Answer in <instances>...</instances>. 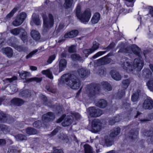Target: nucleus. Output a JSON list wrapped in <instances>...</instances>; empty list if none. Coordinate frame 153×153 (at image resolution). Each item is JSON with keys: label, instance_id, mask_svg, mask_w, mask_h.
I'll return each mask as SVG.
<instances>
[{"label": "nucleus", "instance_id": "f257e3e1", "mask_svg": "<svg viewBox=\"0 0 153 153\" xmlns=\"http://www.w3.org/2000/svg\"><path fill=\"white\" fill-rule=\"evenodd\" d=\"M60 83L66 84L71 89H77L80 86V81L79 79L74 74H64L62 76Z\"/></svg>", "mask_w": 153, "mask_h": 153}, {"label": "nucleus", "instance_id": "f03ea898", "mask_svg": "<svg viewBox=\"0 0 153 153\" xmlns=\"http://www.w3.org/2000/svg\"><path fill=\"white\" fill-rule=\"evenodd\" d=\"M121 65L123 69L129 71L136 69L137 71H140L143 65V61L139 58L135 59L134 61V64L132 66L128 62V59L126 58L121 59L120 60Z\"/></svg>", "mask_w": 153, "mask_h": 153}, {"label": "nucleus", "instance_id": "7ed1b4c3", "mask_svg": "<svg viewBox=\"0 0 153 153\" xmlns=\"http://www.w3.org/2000/svg\"><path fill=\"white\" fill-rule=\"evenodd\" d=\"M42 17L43 25L42 33L43 35H45L47 33L50 29L53 27L54 19L53 16L50 13L48 14V18L44 13L42 14Z\"/></svg>", "mask_w": 153, "mask_h": 153}, {"label": "nucleus", "instance_id": "20e7f679", "mask_svg": "<svg viewBox=\"0 0 153 153\" xmlns=\"http://www.w3.org/2000/svg\"><path fill=\"white\" fill-rule=\"evenodd\" d=\"M88 94L91 100L94 99L96 95L98 94L100 91V85L99 84L91 83L88 87Z\"/></svg>", "mask_w": 153, "mask_h": 153}, {"label": "nucleus", "instance_id": "39448f33", "mask_svg": "<svg viewBox=\"0 0 153 153\" xmlns=\"http://www.w3.org/2000/svg\"><path fill=\"white\" fill-rule=\"evenodd\" d=\"M65 114H64L60 118L56 120L57 123L61 122L64 119L62 123V125L64 127L68 126L71 125L73 122L74 117L72 115H68L66 116Z\"/></svg>", "mask_w": 153, "mask_h": 153}, {"label": "nucleus", "instance_id": "423d86ee", "mask_svg": "<svg viewBox=\"0 0 153 153\" xmlns=\"http://www.w3.org/2000/svg\"><path fill=\"white\" fill-rule=\"evenodd\" d=\"M87 111L91 117H96L100 116L102 114V111L101 109L96 108L94 106L90 107Z\"/></svg>", "mask_w": 153, "mask_h": 153}, {"label": "nucleus", "instance_id": "0eeeda50", "mask_svg": "<svg viewBox=\"0 0 153 153\" xmlns=\"http://www.w3.org/2000/svg\"><path fill=\"white\" fill-rule=\"evenodd\" d=\"M91 12L90 9H88L85 11L82 14H81L77 18L82 23L85 24L88 22L91 17Z\"/></svg>", "mask_w": 153, "mask_h": 153}, {"label": "nucleus", "instance_id": "6e6552de", "mask_svg": "<svg viewBox=\"0 0 153 153\" xmlns=\"http://www.w3.org/2000/svg\"><path fill=\"white\" fill-rule=\"evenodd\" d=\"M102 125V123L100 120L98 119L94 120L92 122L91 128L90 131L94 133L100 131Z\"/></svg>", "mask_w": 153, "mask_h": 153}, {"label": "nucleus", "instance_id": "1a4fd4ad", "mask_svg": "<svg viewBox=\"0 0 153 153\" xmlns=\"http://www.w3.org/2000/svg\"><path fill=\"white\" fill-rule=\"evenodd\" d=\"M141 133L143 136H146L149 138L146 141L148 144L153 145V131L152 130H147L144 129H142Z\"/></svg>", "mask_w": 153, "mask_h": 153}, {"label": "nucleus", "instance_id": "9d476101", "mask_svg": "<svg viewBox=\"0 0 153 153\" xmlns=\"http://www.w3.org/2000/svg\"><path fill=\"white\" fill-rule=\"evenodd\" d=\"M26 16L25 13H22L16 16L15 20L12 22L13 25L16 27L19 26L22 23Z\"/></svg>", "mask_w": 153, "mask_h": 153}, {"label": "nucleus", "instance_id": "9b49d317", "mask_svg": "<svg viewBox=\"0 0 153 153\" xmlns=\"http://www.w3.org/2000/svg\"><path fill=\"white\" fill-rule=\"evenodd\" d=\"M124 108L127 111L126 113L127 114V117H131L133 116H134V118H137L141 113L137 111L134 110L133 108L130 107V106H124Z\"/></svg>", "mask_w": 153, "mask_h": 153}, {"label": "nucleus", "instance_id": "f8f14e48", "mask_svg": "<svg viewBox=\"0 0 153 153\" xmlns=\"http://www.w3.org/2000/svg\"><path fill=\"white\" fill-rule=\"evenodd\" d=\"M115 45V44L114 42H112L107 47L105 48H103V50H106V51H99L93 56L92 58L94 59L100 56H101L105 53L107 51H109L110 50L114 48Z\"/></svg>", "mask_w": 153, "mask_h": 153}, {"label": "nucleus", "instance_id": "ddd939ff", "mask_svg": "<svg viewBox=\"0 0 153 153\" xmlns=\"http://www.w3.org/2000/svg\"><path fill=\"white\" fill-rule=\"evenodd\" d=\"M55 118L54 114L52 112H48L43 114L42 117V120L45 122L53 121Z\"/></svg>", "mask_w": 153, "mask_h": 153}, {"label": "nucleus", "instance_id": "4468645a", "mask_svg": "<svg viewBox=\"0 0 153 153\" xmlns=\"http://www.w3.org/2000/svg\"><path fill=\"white\" fill-rule=\"evenodd\" d=\"M120 48L118 53H129L131 52V49L130 46H127L124 44L122 43L118 46L117 48Z\"/></svg>", "mask_w": 153, "mask_h": 153}, {"label": "nucleus", "instance_id": "2eb2a0df", "mask_svg": "<svg viewBox=\"0 0 153 153\" xmlns=\"http://www.w3.org/2000/svg\"><path fill=\"white\" fill-rule=\"evenodd\" d=\"M79 75L81 78H84L87 77L89 75L90 72L89 70L84 68H82L78 71Z\"/></svg>", "mask_w": 153, "mask_h": 153}, {"label": "nucleus", "instance_id": "dca6fc26", "mask_svg": "<svg viewBox=\"0 0 153 153\" xmlns=\"http://www.w3.org/2000/svg\"><path fill=\"white\" fill-rule=\"evenodd\" d=\"M139 130L138 129H131L128 133L129 138L132 140L136 138L138 134Z\"/></svg>", "mask_w": 153, "mask_h": 153}, {"label": "nucleus", "instance_id": "f3484780", "mask_svg": "<svg viewBox=\"0 0 153 153\" xmlns=\"http://www.w3.org/2000/svg\"><path fill=\"white\" fill-rule=\"evenodd\" d=\"M79 32L77 30H73L70 32L66 33L64 36L65 38H71L76 37L78 34Z\"/></svg>", "mask_w": 153, "mask_h": 153}, {"label": "nucleus", "instance_id": "a211bd4d", "mask_svg": "<svg viewBox=\"0 0 153 153\" xmlns=\"http://www.w3.org/2000/svg\"><path fill=\"white\" fill-rule=\"evenodd\" d=\"M111 59L106 56H105L98 60V62L100 64L104 65L110 63L111 61Z\"/></svg>", "mask_w": 153, "mask_h": 153}, {"label": "nucleus", "instance_id": "6ab92c4d", "mask_svg": "<svg viewBox=\"0 0 153 153\" xmlns=\"http://www.w3.org/2000/svg\"><path fill=\"white\" fill-rule=\"evenodd\" d=\"M67 63V61L65 59H62L60 61L59 63V72H60L65 69L66 67Z\"/></svg>", "mask_w": 153, "mask_h": 153}, {"label": "nucleus", "instance_id": "aec40b11", "mask_svg": "<svg viewBox=\"0 0 153 153\" xmlns=\"http://www.w3.org/2000/svg\"><path fill=\"white\" fill-rule=\"evenodd\" d=\"M31 35L32 38L36 41H38L41 38L40 33L35 30H33L30 33Z\"/></svg>", "mask_w": 153, "mask_h": 153}, {"label": "nucleus", "instance_id": "412c9836", "mask_svg": "<svg viewBox=\"0 0 153 153\" xmlns=\"http://www.w3.org/2000/svg\"><path fill=\"white\" fill-rule=\"evenodd\" d=\"M2 51L3 53H5L8 57H11L13 55V50L10 47L3 48Z\"/></svg>", "mask_w": 153, "mask_h": 153}, {"label": "nucleus", "instance_id": "4be33fe9", "mask_svg": "<svg viewBox=\"0 0 153 153\" xmlns=\"http://www.w3.org/2000/svg\"><path fill=\"white\" fill-rule=\"evenodd\" d=\"M131 51H132L135 54L139 57L140 56V49L137 46L135 45H134L131 47Z\"/></svg>", "mask_w": 153, "mask_h": 153}, {"label": "nucleus", "instance_id": "5701e85b", "mask_svg": "<svg viewBox=\"0 0 153 153\" xmlns=\"http://www.w3.org/2000/svg\"><path fill=\"white\" fill-rule=\"evenodd\" d=\"M50 106V107H52V106H53V108H54L55 111L56 113V114L58 115L61 114L63 113L65 111L64 109L63 108H62V106Z\"/></svg>", "mask_w": 153, "mask_h": 153}, {"label": "nucleus", "instance_id": "b1692460", "mask_svg": "<svg viewBox=\"0 0 153 153\" xmlns=\"http://www.w3.org/2000/svg\"><path fill=\"white\" fill-rule=\"evenodd\" d=\"M11 102L13 104L20 105L24 104L25 101L20 98H15L11 100Z\"/></svg>", "mask_w": 153, "mask_h": 153}, {"label": "nucleus", "instance_id": "393cba45", "mask_svg": "<svg viewBox=\"0 0 153 153\" xmlns=\"http://www.w3.org/2000/svg\"><path fill=\"white\" fill-rule=\"evenodd\" d=\"M100 18V15L98 12L96 13L91 19V22L93 24L97 23Z\"/></svg>", "mask_w": 153, "mask_h": 153}, {"label": "nucleus", "instance_id": "a878e982", "mask_svg": "<svg viewBox=\"0 0 153 153\" xmlns=\"http://www.w3.org/2000/svg\"><path fill=\"white\" fill-rule=\"evenodd\" d=\"M112 77L116 80H119L121 79V77L120 74L117 71H112L110 72Z\"/></svg>", "mask_w": 153, "mask_h": 153}, {"label": "nucleus", "instance_id": "bb28decb", "mask_svg": "<svg viewBox=\"0 0 153 153\" xmlns=\"http://www.w3.org/2000/svg\"><path fill=\"white\" fill-rule=\"evenodd\" d=\"M32 20L37 25H41V21L39 19V16L38 15L33 14L32 16Z\"/></svg>", "mask_w": 153, "mask_h": 153}, {"label": "nucleus", "instance_id": "cd10ccee", "mask_svg": "<svg viewBox=\"0 0 153 153\" xmlns=\"http://www.w3.org/2000/svg\"><path fill=\"white\" fill-rule=\"evenodd\" d=\"M20 37L24 43L27 42V33L24 29L22 30V32L20 35Z\"/></svg>", "mask_w": 153, "mask_h": 153}, {"label": "nucleus", "instance_id": "c85d7f7f", "mask_svg": "<svg viewBox=\"0 0 153 153\" xmlns=\"http://www.w3.org/2000/svg\"><path fill=\"white\" fill-rule=\"evenodd\" d=\"M20 96L27 97H30L31 95L30 91L29 90H25L21 91L19 94Z\"/></svg>", "mask_w": 153, "mask_h": 153}, {"label": "nucleus", "instance_id": "c756f323", "mask_svg": "<svg viewBox=\"0 0 153 153\" xmlns=\"http://www.w3.org/2000/svg\"><path fill=\"white\" fill-rule=\"evenodd\" d=\"M140 92V90L138 89L135 93L133 94L131 97V100L133 102H136L138 100Z\"/></svg>", "mask_w": 153, "mask_h": 153}, {"label": "nucleus", "instance_id": "7c9ffc66", "mask_svg": "<svg viewBox=\"0 0 153 153\" xmlns=\"http://www.w3.org/2000/svg\"><path fill=\"white\" fill-rule=\"evenodd\" d=\"M71 58L74 61H78L80 62L83 61L82 57L78 54H73L71 55Z\"/></svg>", "mask_w": 153, "mask_h": 153}, {"label": "nucleus", "instance_id": "2f4dec72", "mask_svg": "<svg viewBox=\"0 0 153 153\" xmlns=\"http://www.w3.org/2000/svg\"><path fill=\"white\" fill-rule=\"evenodd\" d=\"M26 132L28 134L32 135L36 134L37 131L36 129L33 128L28 127L26 128Z\"/></svg>", "mask_w": 153, "mask_h": 153}, {"label": "nucleus", "instance_id": "473e14b6", "mask_svg": "<svg viewBox=\"0 0 153 153\" xmlns=\"http://www.w3.org/2000/svg\"><path fill=\"white\" fill-rule=\"evenodd\" d=\"M23 28L20 27L12 29L10 30V32L11 33L14 35L16 36L21 33L22 30H23Z\"/></svg>", "mask_w": 153, "mask_h": 153}, {"label": "nucleus", "instance_id": "72a5a7b5", "mask_svg": "<svg viewBox=\"0 0 153 153\" xmlns=\"http://www.w3.org/2000/svg\"><path fill=\"white\" fill-rule=\"evenodd\" d=\"M65 2L63 6L66 9L71 7L73 4V0H65Z\"/></svg>", "mask_w": 153, "mask_h": 153}, {"label": "nucleus", "instance_id": "f704fd0d", "mask_svg": "<svg viewBox=\"0 0 153 153\" xmlns=\"http://www.w3.org/2000/svg\"><path fill=\"white\" fill-rule=\"evenodd\" d=\"M120 132V128H117L114 129L113 131L110 134V136L112 137H114L117 136Z\"/></svg>", "mask_w": 153, "mask_h": 153}, {"label": "nucleus", "instance_id": "c9c22d12", "mask_svg": "<svg viewBox=\"0 0 153 153\" xmlns=\"http://www.w3.org/2000/svg\"><path fill=\"white\" fill-rule=\"evenodd\" d=\"M15 137L17 141H23L26 140L27 138L26 136L22 134H18L16 135Z\"/></svg>", "mask_w": 153, "mask_h": 153}, {"label": "nucleus", "instance_id": "e433bc0d", "mask_svg": "<svg viewBox=\"0 0 153 153\" xmlns=\"http://www.w3.org/2000/svg\"><path fill=\"white\" fill-rule=\"evenodd\" d=\"M42 73L44 75H46L49 78L52 79L53 78L52 73L49 69L46 70H43L42 71Z\"/></svg>", "mask_w": 153, "mask_h": 153}, {"label": "nucleus", "instance_id": "4c0bfd02", "mask_svg": "<svg viewBox=\"0 0 153 153\" xmlns=\"http://www.w3.org/2000/svg\"><path fill=\"white\" fill-rule=\"evenodd\" d=\"M103 88L105 91H109L112 90V87L107 82H104L102 83Z\"/></svg>", "mask_w": 153, "mask_h": 153}, {"label": "nucleus", "instance_id": "58836bf2", "mask_svg": "<svg viewBox=\"0 0 153 153\" xmlns=\"http://www.w3.org/2000/svg\"><path fill=\"white\" fill-rule=\"evenodd\" d=\"M19 9V8L18 7L14 8L7 15L6 18L7 19H9Z\"/></svg>", "mask_w": 153, "mask_h": 153}, {"label": "nucleus", "instance_id": "ea45409f", "mask_svg": "<svg viewBox=\"0 0 153 153\" xmlns=\"http://www.w3.org/2000/svg\"><path fill=\"white\" fill-rule=\"evenodd\" d=\"M96 105H107V102L105 99H101L95 101Z\"/></svg>", "mask_w": 153, "mask_h": 153}, {"label": "nucleus", "instance_id": "a19ab883", "mask_svg": "<svg viewBox=\"0 0 153 153\" xmlns=\"http://www.w3.org/2000/svg\"><path fill=\"white\" fill-rule=\"evenodd\" d=\"M85 153H93L92 148L89 145L86 144L84 146Z\"/></svg>", "mask_w": 153, "mask_h": 153}, {"label": "nucleus", "instance_id": "79ce46f5", "mask_svg": "<svg viewBox=\"0 0 153 153\" xmlns=\"http://www.w3.org/2000/svg\"><path fill=\"white\" fill-rule=\"evenodd\" d=\"M20 77L23 79H26L27 76L30 75V73L25 71H22L20 72H18Z\"/></svg>", "mask_w": 153, "mask_h": 153}, {"label": "nucleus", "instance_id": "37998d69", "mask_svg": "<svg viewBox=\"0 0 153 153\" xmlns=\"http://www.w3.org/2000/svg\"><path fill=\"white\" fill-rule=\"evenodd\" d=\"M151 74V71L149 69H144L142 71V75L146 78H149Z\"/></svg>", "mask_w": 153, "mask_h": 153}, {"label": "nucleus", "instance_id": "c03bdc74", "mask_svg": "<svg viewBox=\"0 0 153 153\" xmlns=\"http://www.w3.org/2000/svg\"><path fill=\"white\" fill-rule=\"evenodd\" d=\"M42 80L41 78L33 77L30 79H26V82H30L33 81L36 82H40Z\"/></svg>", "mask_w": 153, "mask_h": 153}, {"label": "nucleus", "instance_id": "a18cd8bd", "mask_svg": "<svg viewBox=\"0 0 153 153\" xmlns=\"http://www.w3.org/2000/svg\"><path fill=\"white\" fill-rule=\"evenodd\" d=\"M104 145H105L107 146H109L112 145L113 142L110 140V138L108 137H105L104 140Z\"/></svg>", "mask_w": 153, "mask_h": 153}, {"label": "nucleus", "instance_id": "49530a36", "mask_svg": "<svg viewBox=\"0 0 153 153\" xmlns=\"http://www.w3.org/2000/svg\"><path fill=\"white\" fill-rule=\"evenodd\" d=\"M18 148L14 146H10L9 148L7 153H17L18 152Z\"/></svg>", "mask_w": 153, "mask_h": 153}, {"label": "nucleus", "instance_id": "de8ad7c7", "mask_svg": "<svg viewBox=\"0 0 153 153\" xmlns=\"http://www.w3.org/2000/svg\"><path fill=\"white\" fill-rule=\"evenodd\" d=\"M8 128L7 126L2 124H0V131L4 133H6L8 131Z\"/></svg>", "mask_w": 153, "mask_h": 153}, {"label": "nucleus", "instance_id": "09e8293b", "mask_svg": "<svg viewBox=\"0 0 153 153\" xmlns=\"http://www.w3.org/2000/svg\"><path fill=\"white\" fill-rule=\"evenodd\" d=\"M7 114L2 112H0V122L4 123L6 122Z\"/></svg>", "mask_w": 153, "mask_h": 153}, {"label": "nucleus", "instance_id": "8fccbe9b", "mask_svg": "<svg viewBox=\"0 0 153 153\" xmlns=\"http://www.w3.org/2000/svg\"><path fill=\"white\" fill-rule=\"evenodd\" d=\"M143 105H153V100L150 98L146 99Z\"/></svg>", "mask_w": 153, "mask_h": 153}, {"label": "nucleus", "instance_id": "3c124183", "mask_svg": "<svg viewBox=\"0 0 153 153\" xmlns=\"http://www.w3.org/2000/svg\"><path fill=\"white\" fill-rule=\"evenodd\" d=\"M15 48L16 49L19 51H25L27 50V47L23 45H16Z\"/></svg>", "mask_w": 153, "mask_h": 153}, {"label": "nucleus", "instance_id": "603ef678", "mask_svg": "<svg viewBox=\"0 0 153 153\" xmlns=\"http://www.w3.org/2000/svg\"><path fill=\"white\" fill-rule=\"evenodd\" d=\"M98 72L100 75L104 76L106 74V69L102 67L99 69Z\"/></svg>", "mask_w": 153, "mask_h": 153}, {"label": "nucleus", "instance_id": "864d4df0", "mask_svg": "<svg viewBox=\"0 0 153 153\" xmlns=\"http://www.w3.org/2000/svg\"><path fill=\"white\" fill-rule=\"evenodd\" d=\"M146 85L149 90L153 91V80L149 81L146 83Z\"/></svg>", "mask_w": 153, "mask_h": 153}, {"label": "nucleus", "instance_id": "5fc2aeb1", "mask_svg": "<svg viewBox=\"0 0 153 153\" xmlns=\"http://www.w3.org/2000/svg\"><path fill=\"white\" fill-rule=\"evenodd\" d=\"M99 44L98 43L94 42H93V45L91 48H90L92 51V52H94L96 50H97L99 48Z\"/></svg>", "mask_w": 153, "mask_h": 153}, {"label": "nucleus", "instance_id": "6e6d98bb", "mask_svg": "<svg viewBox=\"0 0 153 153\" xmlns=\"http://www.w3.org/2000/svg\"><path fill=\"white\" fill-rule=\"evenodd\" d=\"M58 148V147H53V153H64L62 149Z\"/></svg>", "mask_w": 153, "mask_h": 153}, {"label": "nucleus", "instance_id": "4d7b16f0", "mask_svg": "<svg viewBox=\"0 0 153 153\" xmlns=\"http://www.w3.org/2000/svg\"><path fill=\"white\" fill-rule=\"evenodd\" d=\"M81 5L79 4H78L76 9V16L77 17H79L80 15H81L80 14L81 12Z\"/></svg>", "mask_w": 153, "mask_h": 153}, {"label": "nucleus", "instance_id": "13d9d810", "mask_svg": "<svg viewBox=\"0 0 153 153\" xmlns=\"http://www.w3.org/2000/svg\"><path fill=\"white\" fill-rule=\"evenodd\" d=\"M130 83V79H126L123 80L122 81V83L124 86V88L125 89L129 85Z\"/></svg>", "mask_w": 153, "mask_h": 153}, {"label": "nucleus", "instance_id": "bf43d9fd", "mask_svg": "<svg viewBox=\"0 0 153 153\" xmlns=\"http://www.w3.org/2000/svg\"><path fill=\"white\" fill-rule=\"evenodd\" d=\"M33 127L39 128L42 126V123L39 120H37L34 122L33 124Z\"/></svg>", "mask_w": 153, "mask_h": 153}, {"label": "nucleus", "instance_id": "052dcab7", "mask_svg": "<svg viewBox=\"0 0 153 153\" xmlns=\"http://www.w3.org/2000/svg\"><path fill=\"white\" fill-rule=\"evenodd\" d=\"M59 138L62 140L64 143H67L69 142V139L67 136H61Z\"/></svg>", "mask_w": 153, "mask_h": 153}, {"label": "nucleus", "instance_id": "680f3d73", "mask_svg": "<svg viewBox=\"0 0 153 153\" xmlns=\"http://www.w3.org/2000/svg\"><path fill=\"white\" fill-rule=\"evenodd\" d=\"M6 117V122L11 123L14 121L15 119L12 116L7 114Z\"/></svg>", "mask_w": 153, "mask_h": 153}, {"label": "nucleus", "instance_id": "e2e57ef3", "mask_svg": "<svg viewBox=\"0 0 153 153\" xmlns=\"http://www.w3.org/2000/svg\"><path fill=\"white\" fill-rule=\"evenodd\" d=\"M68 51L70 53H72L76 52V49L75 46L72 45L69 47Z\"/></svg>", "mask_w": 153, "mask_h": 153}, {"label": "nucleus", "instance_id": "0e129e2a", "mask_svg": "<svg viewBox=\"0 0 153 153\" xmlns=\"http://www.w3.org/2000/svg\"><path fill=\"white\" fill-rule=\"evenodd\" d=\"M125 95V91L124 90H120L118 91L117 94V97L120 99Z\"/></svg>", "mask_w": 153, "mask_h": 153}, {"label": "nucleus", "instance_id": "69168bd1", "mask_svg": "<svg viewBox=\"0 0 153 153\" xmlns=\"http://www.w3.org/2000/svg\"><path fill=\"white\" fill-rule=\"evenodd\" d=\"M71 114L76 120H79L81 118V115L78 113L73 112L71 113Z\"/></svg>", "mask_w": 153, "mask_h": 153}, {"label": "nucleus", "instance_id": "338daca9", "mask_svg": "<svg viewBox=\"0 0 153 153\" xmlns=\"http://www.w3.org/2000/svg\"><path fill=\"white\" fill-rule=\"evenodd\" d=\"M7 102V100L5 97L0 98V105L6 104Z\"/></svg>", "mask_w": 153, "mask_h": 153}, {"label": "nucleus", "instance_id": "774afa93", "mask_svg": "<svg viewBox=\"0 0 153 153\" xmlns=\"http://www.w3.org/2000/svg\"><path fill=\"white\" fill-rule=\"evenodd\" d=\"M37 51L38 50H36L31 52L26 56V58L27 59H28L31 58L34 54L36 53Z\"/></svg>", "mask_w": 153, "mask_h": 153}]
</instances>
